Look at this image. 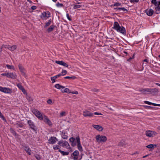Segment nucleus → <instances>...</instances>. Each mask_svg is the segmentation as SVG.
I'll return each mask as SVG.
<instances>
[{"label":"nucleus","mask_w":160,"mask_h":160,"mask_svg":"<svg viewBox=\"0 0 160 160\" xmlns=\"http://www.w3.org/2000/svg\"><path fill=\"white\" fill-rule=\"evenodd\" d=\"M143 62H146L147 63H149V60L148 59H145L143 60Z\"/></svg>","instance_id":"60"},{"label":"nucleus","mask_w":160,"mask_h":160,"mask_svg":"<svg viewBox=\"0 0 160 160\" xmlns=\"http://www.w3.org/2000/svg\"><path fill=\"white\" fill-rule=\"evenodd\" d=\"M144 103L149 105H152V103L147 101H145L144 102Z\"/></svg>","instance_id":"46"},{"label":"nucleus","mask_w":160,"mask_h":160,"mask_svg":"<svg viewBox=\"0 0 160 160\" xmlns=\"http://www.w3.org/2000/svg\"><path fill=\"white\" fill-rule=\"evenodd\" d=\"M121 5V4L118 2H117L114 3L113 5L114 6H120Z\"/></svg>","instance_id":"47"},{"label":"nucleus","mask_w":160,"mask_h":160,"mask_svg":"<svg viewBox=\"0 0 160 160\" xmlns=\"http://www.w3.org/2000/svg\"><path fill=\"white\" fill-rule=\"evenodd\" d=\"M60 115L61 117L65 116L66 115V112L64 111L61 112L60 113Z\"/></svg>","instance_id":"39"},{"label":"nucleus","mask_w":160,"mask_h":160,"mask_svg":"<svg viewBox=\"0 0 160 160\" xmlns=\"http://www.w3.org/2000/svg\"><path fill=\"white\" fill-rule=\"evenodd\" d=\"M152 105L154 106H158V104H156V103H152Z\"/></svg>","instance_id":"62"},{"label":"nucleus","mask_w":160,"mask_h":160,"mask_svg":"<svg viewBox=\"0 0 160 160\" xmlns=\"http://www.w3.org/2000/svg\"><path fill=\"white\" fill-rule=\"evenodd\" d=\"M6 66L9 69H13V70H14L15 69L14 67L12 65L7 64L6 65Z\"/></svg>","instance_id":"34"},{"label":"nucleus","mask_w":160,"mask_h":160,"mask_svg":"<svg viewBox=\"0 0 160 160\" xmlns=\"http://www.w3.org/2000/svg\"><path fill=\"white\" fill-rule=\"evenodd\" d=\"M61 132L62 138L64 139H67L68 138L67 133L63 130L62 132L61 131Z\"/></svg>","instance_id":"17"},{"label":"nucleus","mask_w":160,"mask_h":160,"mask_svg":"<svg viewBox=\"0 0 160 160\" xmlns=\"http://www.w3.org/2000/svg\"><path fill=\"white\" fill-rule=\"evenodd\" d=\"M22 91L23 92V93H26V91H25V90L24 88V90H23V89L22 90Z\"/></svg>","instance_id":"64"},{"label":"nucleus","mask_w":160,"mask_h":160,"mask_svg":"<svg viewBox=\"0 0 160 160\" xmlns=\"http://www.w3.org/2000/svg\"><path fill=\"white\" fill-rule=\"evenodd\" d=\"M15 125L16 126V127L17 128H22L24 126L23 124L22 123L19 122L16 123Z\"/></svg>","instance_id":"23"},{"label":"nucleus","mask_w":160,"mask_h":160,"mask_svg":"<svg viewBox=\"0 0 160 160\" xmlns=\"http://www.w3.org/2000/svg\"><path fill=\"white\" fill-rule=\"evenodd\" d=\"M9 46L8 45H3L1 49L3 48H7L8 49Z\"/></svg>","instance_id":"49"},{"label":"nucleus","mask_w":160,"mask_h":160,"mask_svg":"<svg viewBox=\"0 0 160 160\" xmlns=\"http://www.w3.org/2000/svg\"><path fill=\"white\" fill-rule=\"evenodd\" d=\"M1 75L2 76H6L7 77V76H8V72H7V73L5 72V73H2L1 74Z\"/></svg>","instance_id":"53"},{"label":"nucleus","mask_w":160,"mask_h":160,"mask_svg":"<svg viewBox=\"0 0 160 160\" xmlns=\"http://www.w3.org/2000/svg\"><path fill=\"white\" fill-rule=\"evenodd\" d=\"M61 76V74L59 73V74L56 75L54 77L56 79L57 78H59V77H60Z\"/></svg>","instance_id":"54"},{"label":"nucleus","mask_w":160,"mask_h":160,"mask_svg":"<svg viewBox=\"0 0 160 160\" xmlns=\"http://www.w3.org/2000/svg\"><path fill=\"white\" fill-rule=\"evenodd\" d=\"M66 16H67V18H68V19L69 21H71V18L69 16V14H68V13H67V14H66Z\"/></svg>","instance_id":"55"},{"label":"nucleus","mask_w":160,"mask_h":160,"mask_svg":"<svg viewBox=\"0 0 160 160\" xmlns=\"http://www.w3.org/2000/svg\"><path fill=\"white\" fill-rule=\"evenodd\" d=\"M125 144V142L123 140H122L119 142V145L121 146H123Z\"/></svg>","instance_id":"41"},{"label":"nucleus","mask_w":160,"mask_h":160,"mask_svg":"<svg viewBox=\"0 0 160 160\" xmlns=\"http://www.w3.org/2000/svg\"><path fill=\"white\" fill-rule=\"evenodd\" d=\"M119 10H122L123 12H127L128 10L124 8H119L118 9Z\"/></svg>","instance_id":"40"},{"label":"nucleus","mask_w":160,"mask_h":160,"mask_svg":"<svg viewBox=\"0 0 160 160\" xmlns=\"http://www.w3.org/2000/svg\"><path fill=\"white\" fill-rule=\"evenodd\" d=\"M56 78H55L54 76L51 77V79L52 81V83H54L55 82V79Z\"/></svg>","instance_id":"43"},{"label":"nucleus","mask_w":160,"mask_h":160,"mask_svg":"<svg viewBox=\"0 0 160 160\" xmlns=\"http://www.w3.org/2000/svg\"><path fill=\"white\" fill-rule=\"evenodd\" d=\"M7 78L14 79L17 78V75L15 73H8Z\"/></svg>","instance_id":"16"},{"label":"nucleus","mask_w":160,"mask_h":160,"mask_svg":"<svg viewBox=\"0 0 160 160\" xmlns=\"http://www.w3.org/2000/svg\"><path fill=\"white\" fill-rule=\"evenodd\" d=\"M55 62L57 64L62 65L64 67H67L68 66V65L66 63L63 62L62 61H56Z\"/></svg>","instance_id":"19"},{"label":"nucleus","mask_w":160,"mask_h":160,"mask_svg":"<svg viewBox=\"0 0 160 160\" xmlns=\"http://www.w3.org/2000/svg\"><path fill=\"white\" fill-rule=\"evenodd\" d=\"M139 1V0H131L130 2L131 3H135L138 2Z\"/></svg>","instance_id":"48"},{"label":"nucleus","mask_w":160,"mask_h":160,"mask_svg":"<svg viewBox=\"0 0 160 160\" xmlns=\"http://www.w3.org/2000/svg\"><path fill=\"white\" fill-rule=\"evenodd\" d=\"M145 12L149 16H151L153 14L154 12L153 10L151 9H147L145 10Z\"/></svg>","instance_id":"18"},{"label":"nucleus","mask_w":160,"mask_h":160,"mask_svg":"<svg viewBox=\"0 0 160 160\" xmlns=\"http://www.w3.org/2000/svg\"><path fill=\"white\" fill-rule=\"evenodd\" d=\"M67 73V72L66 70L64 69L62 70L61 72V76H64Z\"/></svg>","instance_id":"36"},{"label":"nucleus","mask_w":160,"mask_h":160,"mask_svg":"<svg viewBox=\"0 0 160 160\" xmlns=\"http://www.w3.org/2000/svg\"><path fill=\"white\" fill-rule=\"evenodd\" d=\"M47 102L48 104H52V101L50 99H49L48 100Z\"/></svg>","instance_id":"51"},{"label":"nucleus","mask_w":160,"mask_h":160,"mask_svg":"<svg viewBox=\"0 0 160 160\" xmlns=\"http://www.w3.org/2000/svg\"><path fill=\"white\" fill-rule=\"evenodd\" d=\"M75 140H76V138L75 139L73 137L69 139L70 141L71 142H74Z\"/></svg>","instance_id":"44"},{"label":"nucleus","mask_w":160,"mask_h":160,"mask_svg":"<svg viewBox=\"0 0 160 160\" xmlns=\"http://www.w3.org/2000/svg\"><path fill=\"white\" fill-rule=\"evenodd\" d=\"M35 157L37 160H40L41 159L40 156L38 155H37L35 156Z\"/></svg>","instance_id":"52"},{"label":"nucleus","mask_w":160,"mask_h":160,"mask_svg":"<svg viewBox=\"0 0 160 160\" xmlns=\"http://www.w3.org/2000/svg\"><path fill=\"white\" fill-rule=\"evenodd\" d=\"M0 118L2 119L5 122H7V120L4 117V116L2 114L1 112L0 111Z\"/></svg>","instance_id":"31"},{"label":"nucleus","mask_w":160,"mask_h":160,"mask_svg":"<svg viewBox=\"0 0 160 160\" xmlns=\"http://www.w3.org/2000/svg\"><path fill=\"white\" fill-rule=\"evenodd\" d=\"M58 151L60 152L63 155H67L69 154V152H64L62 151L61 149H59Z\"/></svg>","instance_id":"24"},{"label":"nucleus","mask_w":160,"mask_h":160,"mask_svg":"<svg viewBox=\"0 0 160 160\" xmlns=\"http://www.w3.org/2000/svg\"><path fill=\"white\" fill-rule=\"evenodd\" d=\"M56 5L58 8H61L63 7V4L59 3V2H58L56 4Z\"/></svg>","instance_id":"33"},{"label":"nucleus","mask_w":160,"mask_h":160,"mask_svg":"<svg viewBox=\"0 0 160 160\" xmlns=\"http://www.w3.org/2000/svg\"><path fill=\"white\" fill-rule=\"evenodd\" d=\"M139 91L142 93H143L144 92H148L151 94H155L158 92V89L156 88L152 89L148 88L142 89Z\"/></svg>","instance_id":"2"},{"label":"nucleus","mask_w":160,"mask_h":160,"mask_svg":"<svg viewBox=\"0 0 160 160\" xmlns=\"http://www.w3.org/2000/svg\"><path fill=\"white\" fill-rule=\"evenodd\" d=\"M157 146L155 144H150L146 146L148 148H154L156 147Z\"/></svg>","instance_id":"26"},{"label":"nucleus","mask_w":160,"mask_h":160,"mask_svg":"<svg viewBox=\"0 0 160 160\" xmlns=\"http://www.w3.org/2000/svg\"><path fill=\"white\" fill-rule=\"evenodd\" d=\"M95 138L96 142L99 143L105 142L107 140V138L105 136L99 134L96 135Z\"/></svg>","instance_id":"3"},{"label":"nucleus","mask_w":160,"mask_h":160,"mask_svg":"<svg viewBox=\"0 0 160 160\" xmlns=\"http://www.w3.org/2000/svg\"><path fill=\"white\" fill-rule=\"evenodd\" d=\"M37 8V7L36 6H32V7H31V9L32 10H35Z\"/></svg>","instance_id":"56"},{"label":"nucleus","mask_w":160,"mask_h":160,"mask_svg":"<svg viewBox=\"0 0 160 160\" xmlns=\"http://www.w3.org/2000/svg\"><path fill=\"white\" fill-rule=\"evenodd\" d=\"M83 115L85 117H92L93 116V114L91 112L89 111L85 110L83 111Z\"/></svg>","instance_id":"11"},{"label":"nucleus","mask_w":160,"mask_h":160,"mask_svg":"<svg viewBox=\"0 0 160 160\" xmlns=\"http://www.w3.org/2000/svg\"><path fill=\"white\" fill-rule=\"evenodd\" d=\"M28 124L29 125V127L34 131H36L37 130V127L35 125L34 122L31 120H29L28 121Z\"/></svg>","instance_id":"7"},{"label":"nucleus","mask_w":160,"mask_h":160,"mask_svg":"<svg viewBox=\"0 0 160 160\" xmlns=\"http://www.w3.org/2000/svg\"><path fill=\"white\" fill-rule=\"evenodd\" d=\"M79 154V152L77 150H76L73 152L72 153V155L74 156L73 157V159L74 160H80L81 158H78V155Z\"/></svg>","instance_id":"12"},{"label":"nucleus","mask_w":160,"mask_h":160,"mask_svg":"<svg viewBox=\"0 0 160 160\" xmlns=\"http://www.w3.org/2000/svg\"><path fill=\"white\" fill-rule=\"evenodd\" d=\"M27 99L29 101H32L33 100L32 98L29 97V96L27 97Z\"/></svg>","instance_id":"50"},{"label":"nucleus","mask_w":160,"mask_h":160,"mask_svg":"<svg viewBox=\"0 0 160 160\" xmlns=\"http://www.w3.org/2000/svg\"><path fill=\"white\" fill-rule=\"evenodd\" d=\"M43 120L45 123L49 125V126L52 125V123L51 122L47 116H44Z\"/></svg>","instance_id":"13"},{"label":"nucleus","mask_w":160,"mask_h":160,"mask_svg":"<svg viewBox=\"0 0 160 160\" xmlns=\"http://www.w3.org/2000/svg\"><path fill=\"white\" fill-rule=\"evenodd\" d=\"M151 3L154 5L156 11L160 12V1L157 2L156 0H152Z\"/></svg>","instance_id":"4"},{"label":"nucleus","mask_w":160,"mask_h":160,"mask_svg":"<svg viewBox=\"0 0 160 160\" xmlns=\"http://www.w3.org/2000/svg\"><path fill=\"white\" fill-rule=\"evenodd\" d=\"M81 7H82L81 5H74L73 7V9H76L77 8H81Z\"/></svg>","instance_id":"37"},{"label":"nucleus","mask_w":160,"mask_h":160,"mask_svg":"<svg viewBox=\"0 0 160 160\" xmlns=\"http://www.w3.org/2000/svg\"><path fill=\"white\" fill-rule=\"evenodd\" d=\"M51 23V19H50L49 20H48V22H47L45 23V25L44 26L45 28L48 27L50 25Z\"/></svg>","instance_id":"32"},{"label":"nucleus","mask_w":160,"mask_h":160,"mask_svg":"<svg viewBox=\"0 0 160 160\" xmlns=\"http://www.w3.org/2000/svg\"><path fill=\"white\" fill-rule=\"evenodd\" d=\"M55 26L53 25H51L49 28L47 29V31L48 32H50L52 31L54 28Z\"/></svg>","instance_id":"27"},{"label":"nucleus","mask_w":160,"mask_h":160,"mask_svg":"<svg viewBox=\"0 0 160 160\" xmlns=\"http://www.w3.org/2000/svg\"><path fill=\"white\" fill-rule=\"evenodd\" d=\"M65 79H74L76 78V77L75 76H72V77H69V76H66L64 77Z\"/></svg>","instance_id":"35"},{"label":"nucleus","mask_w":160,"mask_h":160,"mask_svg":"<svg viewBox=\"0 0 160 160\" xmlns=\"http://www.w3.org/2000/svg\"><path fill=\"white\" fill-rule=\"evenodd\" d=\"M59 146L58 145H54L53 146V148L54 150L59 149Z\"/></svg>","instance_id":"45"},{"label":"nucleus","mask_w":160,"mask_h":160,"mask_svg":"<svg viewBox=\"0 0 160 160\" xmlns=\"http://www.w3.org/2000/svg\"><path fill=\"white\" fill-rule=\"evenodd\" d=\"M10 132L14 135L15 136H16L17 135V133L13 129L11 128L10 129Z\"/></svg>","instance_id":"30"},{"label":"nucleus","mask_w":160,"mask_h":160,"mask_svg":"<svg viewBox=\"0 0 160 160\" xmlns=\"http://www.w3.org/2000/svg\"><path fill=\"white\" fill-rule=\"evenodd\" d=\"M139 154V152H135L132 154V155H133L134 154Z\"/></svg>","instance_id":"63"},{"label":"nucleus","mask_w":160,"mask_h":160,"mask_svg":"<svg viewBox=\"0 0 160 160\" xmlns=\"http://www.w3.org/2000/svg\"><path fill=\"white\" fill-rule=\"evenodd\" d=\"M112 28L118 32H120L123 35H126V31L124 27L123 26H120L117 22H114L113 27Z\"/></svg>","instance_id":"1"},{"label":"nucleus","mask_w":160,"mask_h":160,"mask_svg":"<svg viewBox=\"0 0 160 160\" xmlns=\"http://www.w3.org/2000/svg\"><path fill=\"white\" fill-rule=\"evenodd\" d=\"M50 12L48 11L44 12L42 13L40 17L42 19L46 20L47 18L50 17Z\"/></svg>","instance_id":"5"},{"label":"nucleus","mask_w":160,"mask_h":160,"mask_svg":"<svg viewBox=\"0 0 160 160\" xmlns=\"http://www.w3.org/2000/svg\"><path fill=\"white\" fill-rule=\"evenodd\" d=\"M145 107H147V108H148V109H150V108H153L152 107L149 106H146Z\"/></svg>","instance_id":"61"},{"label":"nucleus","mask_w":160,"mask_h":160,"mask_svg":"<svg viewBox=\"0 0 160 160\" xmlns=\"http://www.w3.org/2000/svg\"><path fill=\"white\" fill-rule=\"evenodd\" d=\"M36 117L40 120H42L43 118L42 115V114L40 112L38 114V115L36 116Z\"/></svg>","instance_id":"29"},{"label":"nucleus","mask_w":160,"mask_h":160,"mask_svg":"<svg viewBox=\"0 0 160 160\" xmlns=\"http://www.w3.org/2000/svg\"><path fill=\"white\" fill-rule=\"evenodd\" d=\"M0 91L5 93H9L12 92V90L9 88L2 87L0 86Z\"/></svg>","instance_id":"8"},{"label":"nucleus","mask_w":160,"mask_h":160,"mask_svg":"<svg viewBox=\"0 0 160 160\" xmlns=\"http://www.w3.org/2000/svg\"><path fill=\"white\" fill-rule=\"evenodd\" d=\"M93 126L95 128L100 131H102L103 129L99 125H93Z\"/></svg>","instance_id":"20"},{"label":"nucleus","mask_w":160,"mask_h":160,"mask_svg":"<svg viewBox=\"0 0 160 160\" xmlns=\"http://www.w3.org/2000/svg\"><path fill=\"white\" fill-rule=\"evenodd\" d=\"M32 112L36 116L40 112L36 109H33L32 110Z\"/></svg>","instance_id":"28"},{"label":"nucleus","mask_w":160,"mask_h":160,"mask_svg":"<svg viewBox=\"0 0 160 160\" xmlns=\"http://www.w3.org/2000/svg\"><path fill=\"white\" fill-rule=\"evenodd\" d=\"M64 92H66L68 93H70L71 92L70 90L68 88L64 89Z\"/></svg>","instance_id":"42"},{"label":"nucleus","mask_w":160,"mask_h":160,"mask_svg":"<svg viewBox=\"0 0 160 160\" xmlns=\"http://www.w3.org/2000/svg\"><path fill=\"white\" fill-rule=\"evenodd\" d=\"M24 148V150L29 155H31V151L30 148L27 146L25 147Z\"/></svg>","instance_id":"21"},{"label":"nucleus","mask_w":160,"mask_h":160,"mask_svg":"<svg viewBox=\"0 0 160 160\" xmlns=\"http://www.w3.org/2000/svg\"><path fill=\"white\" fill-rule=\"evenodd\" d=\"M157 134V133L156 132L153 131L148 130L146 132V135L149 137H153Z\"/></svg>","instance_id":"6"},{"label":"nucleus","mask_w":160,"mask_h":160,"mask_svg":"<svg viewBox=\"0 0 160 160\" xmlns=\"http://www.w3.org/2000/svg\"><path fill=\"white\" fill-rule=\"evenodd\" d=\"M93 114L96 115H102L101 113H98V112H95L94 113H93Z\"/></svg>","instance_id":"58"},{"label":"nucleus","mask_w":160,"mask_h":160,"mask_svg":"<svg viewBox=\"0 0 160 160\" xmlns=\"http://www.w3.org/2000/svg\"><path fill=\"white\" fill-rule=\"evenodd\" d=\"M77 144V142H72V146H74L76 145Z\"/></svg>","instance_id":"59"},{"label":"nucleus","mask_w":160,"mask_h":160,"mask_svg":"<svg viewBox=\"0 0 160 160\" xmlns=\"http://www.w3.org/2000/svg\"><path fill=\"white\" fill-rule=\"evenodd\" d=\"M71 93L73 94H78V92L76 91H73L72 92H71Z\"/></svg>","instance_id":"57"},{"label":"nucleus","mask_w":160,"mask_h":160,"mask_svg":"<svg viewBox=\"0 0 160 160\" xmlns=\"http://www.w3.org/2000/svg\"><path fill=\"white\" fill-rule=\"evenodd\" d=\"M76 140L77 143L78 148V149L80 151H82V148L80 143V141L79 137L77 136L76 137Z\"/></svg>","instance_id":"10"},{"label":"nucleus","mask_w":160,"mask_h":160,"mask_svg":"<svg viewBox=\"0 0 160 160\" xmlns=\"http://www.w3.org/2000/svg\"><path fill=\"white\" fill-rule=\"evenodd\" d=\"M17 86L21 90H22V89L24 90L23 87L21 84H18L17 85Z\"/></svg>","instance_id":"38"},{"label":"nucleus","mask_w":160,"mask_h":160,"mask_svg":"<svg viewBox=\"0 0 160 160\" xmlns=\"http://www.w3.org/2000/svg\"><path fill=\"white\" fill-rule=\"evenodd\" d=\"M18 67L19 70L21 72L22 75L26 76V72L25 71V69L22 66V65L20 64H19Z\"/></svg>","instance_id":"15"},{"label":"nucleus","mask_w":160,"mask_h":160,"mask_svg":"<svg viewBox=\"0 0 160 160\" xmlns=\"http://www.w3.org/2000/svg\"><path fill=\"white\" fill-rule=\"evenodd\" d=\"M17 48L16 45H13L12 46H9L8 49L10 51H13L15 50Z\"/></svg>","instance_id":"22"},{"label":"nucleus","mask_w":160,"mask_h":160,"mask_svg":"<svg viewBox=\"0 0 160 160\" xmlns=\"http://www.w3.org/2000/svg\"><path fill=\"white\" fill-rule=\"evenodd\" d=\"M58 144L62 147H65L67 148L69 146L68 142L67 141L62 140L59 141L58 142Z\"/></svg>","instance_id":"9"},{"label":"nucleus","mask_w":160,"mask_h":160,"mask_svg":"<svg viewBox=\"0 0 160 160\" xmlns=\"http://www.w3.org/2000/svg\"><path fill=\"white\" fill-rule=\"evenodd\" d=\"M55 87L58 89H60L61 88L63 89L65 88L64 86L61 85L59 84H57L55 85Z\"/></svg>","instance_id":"25"},{"label":"nucleus","mask_w":160,"mask_h":160,"mask_svg":"<svg viewBox=\"0 0 160 160\" xmlns=\"http://www.w3.org/2000/svg\"><path fill=\"white\" fill-rule=\"evenodd\" d=\"M57 138L55 137H52L48 140V143L50 144H54L57 141Z\"/></svg>","instance_id":"14"}]
</instances>
